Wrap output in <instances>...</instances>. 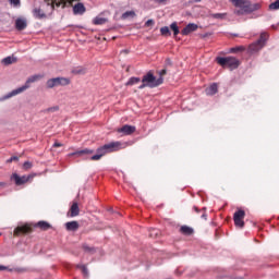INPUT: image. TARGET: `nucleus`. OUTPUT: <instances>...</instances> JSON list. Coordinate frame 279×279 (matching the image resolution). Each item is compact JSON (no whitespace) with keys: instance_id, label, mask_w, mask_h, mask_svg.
Returning a JSON list of instances; mask_svg holds the SVG:
<instances>
[{"instance_id":"f257e3e1","label":"nucleus","mask_w":279,"mask_h":279,"mask_svg":"<svg viewBox=\"0 0 279 279\" xmlns=\"http://www.w3.org/2000/svg\"><path fill=\"white\" fill-rule=\"evenodd\" d=\"M119 149H121V142H111L98 148L95 155H93V149L85 148L71 153L69 156H77L84 160H101L102 156H106V154H112V151H119Z\"/></svg>"},{"instance_id":"f03ea898","label":"nucleus","mask_w":279,"mask_h":279,"mask_svg":"<svg viewBox=\"0 0 279 279\" xmlns=\"http://www.w3.org/2000/svg\"><path fill=\"white\" fill-rule=\"evenodd\" d=\"M38 80H40V75H38V74H35V75L28 77L23 86L16 88V89H13L12 92L0 97V101H7V99H12V97H16V95H21V93H25V90H27V88H29L31 84H34V82H38Z\"/></svg>"},{"instance_id":"7ed1b4c3","label":"nucleus","mask_w":279,"mask_h":279,"mask_svg":"<svg viewBox=\"0 0 279 279\" xmlns=\"http://www.w3.org/2000/svg\"><path fill=\"white\" fill-rule=\"evenodd\" d=\"M267 40H269V34L260 33L259 39L248 46V53H258L267 45Z\"/></svg>"},{"instance_id":"20e7f679","label":"nucleus","mask_w":279,"mask_h":279,"mask_svg":"<svg viewBox=\"0 0 279 279\" xmlns=\"http://www.w3.org/2000/svg\"><path fill=\"white\" fill-rule=\"evenodd\" d=\"M216 62H218L220 66L230 69V71L239 69V65L241 64V61L234 57H218Z\"/></svg>"},{"instance_id":"39448f33","label":"nucleus","mask_w":279,"mask_h":279,"mask_svg":"<svg viewBox=\"0 0 279 279\" xmlns=\"http://www.w3.org/2000/svg\"><path fill=\"white\" fill-rule=\"evenodd\" d=\"M162 82H165V78H162V77L156 78L154 73H151V72H148L142 78V83L146 84V86L148 88H156V87L160 86V84H162Z\"/></svg>"},{"instance_id":"423d86ee","label":"nucleus","mask_w":279,"mask_h":279,"mask_svg":"<svg viewBox=\"0 0 279 279\" xmlns=\"http://www.w3.org/2000/svg\"><path fill=\"white\" fill-rule=\"evenodd\" d=\"M70 81L66 77H54L47 81V88H56L58 86H69Z\"/></svg>"},{"instance_id":"0eeeda50","label":"nucleus","mask_w":279,"mask_h":279,"mask_svg":"<svg viewBox=\"0 0 279 279\" xmlns=\"http://www.w3.org/2000/svg\"><path fill=\"white\" fill-rule=\"evenodd\" d=\"M34 178V174H28V175H22L20 177L17 173H13L11 179L14 180L16 186H22V184H27L29 180Z\"/></svg>"},{"instance_id":"6e6552de","label":"nucleus","mask_w":279,"mask_h":279,"mask_svg":"<svg viewBox=\"0 0 279 279\" xmlns=\"http://www.w3.org/2000/svg\"><path fill=\"white\" fill-rule=\"evenodd\" d=\"M245 210L239 209L238 211L234 213L233 215V221L238 228H243L245 226Z\"/></svg>"},{"instance_id":"1a4fd4ad","label":"nucleus","mask_w":279,"mask_h":279,"mask_svg":"<svg viewBox=\"0 0 279 279\" xmlns=\"http://www.w3.org/2000/svg\"><path fill=\"white\" fill-rule=\"evenodd\" d=\"M199 26L195 23H190L187 24L182 31L181 34L182 36H189V34H193V32H197Z\"/></svg>"},{"instance_id":"9d476101","label":"nucleus","mask_w":279,"mask_h":279,"mask_svg":"<svg viewBox=\"0 0 279 279\" xmlns=\"http://www.w3.org/2000/svg\"><path fill=\"white\" fill-rule=\"evenodd\" d=\"M118 132L124 134V136H130L136 132V126L125 124L121 129H118Z\"/></svg>"},{"instance_id":"9b49d317","label":"nucleus","mask_w":279,"mask_h":279,"mask_svg":"<svg viewBox=\"0 0 279 279\" xmlns=\"http://www.w3.org/2000/svg\"><path fill=\"white\" fill-rule=\"evenodd\" d=\"M27 27V20L25 17H19L15 20V29L23 32Z\"/></svg>"},{"instance_id":"f8f14e48","label":"nucleus","mask_w":279,"mask_h":279,"mask_svg":"<svg viewBox=\"0 0 279 279\" xmlns=\"http://www.w3.org/2000/svg\"><path fill=\"white\" fill-rule=\"evenodd\" d=\"M218 90H219V87L217 86V83H213L209 87L205 89V93L208 96H213V95H217Z\"/></svg>"},{"instance_id":"ddd939ff","label":"nucleus","mask_w":279,"mask_h":279,"mask_svg":"<svg viewBox=\"0 0 279 279\" xmlns=\"http://www.w3.org/2000/svg\"><path fill=\"white\" fill-rule=\"evenodd\" d=\"M84 12H86V7H84V3L78 2L73 7L74 14H84Z\"/></svg>"},{"instance_id":"4468645a","label":"nucleus","mask_w":279,"mask_h":279,"mask_svg":"<svg viewBox=\"0 0 279 279\" xmlns=\"http://www.w3.org/2000/svg\"><path fill=\"white\" fill-rule=\"evenodd\" d=\"M27 232H29V227L27 226L16 227L14 229V236H19L20 234H27Z\"/></svg>"},{"instance_id":"2eb2a0df","label":"nucleus","mask_w":279,"mask_h":279,"mask_svg":"<svg viewBox=\"0 0 279 279\" xmlns=\"http://www.w3.org/2000/svg\"><path fill=\"white\" fill-rule=\"evenodd\" d=\"M33 16L39 20L47 19V14H45V12L38 8L33 10Z\"/></svg>"},{"instance_id":"dca6fc26","label":"nucleus","mask_w":279,"mask_h":279,"mask_svg":"<svg viewBox=\"0 0 279 279\" xmlns=\"http://www.w3.org/2000/svg\"><path fill=\"white\" fill-rule=\"evenodd\" d=\"M65 228L66 230H70L71 232H75V230H77V228H80V225L77 223V221H70L65 223Z\"/></svg>"},{"instance_id":"f3484780","label":"nucleus","mask_w":279,"mask_h":279,"mask_svg":"<svg viewBox=\"0 0 279 279\" xmlns=\"http://www.w3.org/2000/svg\"><path fill=\"white\" fill-rule=\"evenodd\" d=\"M72 73L74 75H86L87 70L84 66H76V68H73Z\"/></svg>"},{"instance_id":"a211bd4d","label":"nucleus","mask_w":279,"mask_h":279,"mask_svg":"<svg viewBox=\"0 0 279 279\" xmlns=\"http://www.w3.org/2000/svg\"><path fill=\"white\" fill-rule=\"evenodd\" d=\"M70 210L71 217H77V215H80V206L77 205V203H73Z\"/></svg>"},{"instance_id":"6ab92c4d","label":"nucleus","mask_w":279,"mask_h":279,"mask_svg":"<svg viewBox=\"0 0 279 279\" xmlns=\"http://www.w3.org/2000/svg\"><path fill=\"white\" fill-rule=\"evenodd\" d=\"M14 62H16L15 57H7V58L2 59V64H4L5 66H8L10 64H14Z\"/></svg>"},{"instance_id":"aec40b11","label":"nucleus","mask_w":279,"mask_h":279,"mask_svg":"<svg viewBox=\"0 0 279 279\" xmlns=\"http://www.w3.org/2000/svg\"><path fill=\"white\" fill-rule=\"evenodd\" d=\"M231 3H233V5H235V8H245L247 1L245 0H230Z\"/></svg>"},{"instance_id":"412c9836","label":"nucleus","mask_w":279,"mask_h":279,"mask_svg":"<svg viewBox=\"0 0 279 279\" xmlns=\"http://www.w3.org/2000/svg\"><path fill=\"white\" fill-rule=\"evenodd\" d=\"M37 228H40L41 230H49L51 226L47 221H39L37 222Z\"/></svg>"},{"instance_id":"4be33fe9","label":"nucleus","mask_w":279,"mask_h":279,"mask_svg":"<svg viewBox=\"0 0 279 279\" xmlns=\"http://www.w3.org/2000/svg\"><path fill=\"white\" fill-rule=\"evenodd\" d=\"M180 230H181L182 234H186L187 236H190V234L193 233V228L187 227V226H182Z\"/></svg>"},{"instance_id":"5701e85b","label":"nucleus","mask_w":279,"mask_h":279,"mask_svg":"<svg viewBox=\"0 0 279 279\" xmlns=\"http://www.w3.org/2000/svg\"><path fill=\"white\" fill-rule=\"evenodd\" d=\"M170 29H172L173 36H178V34H180V27H178V22H173L170 25Z\"/></svg>"},{"instance_id":"b1692460","label":"nucleus","mask_w":279,"mask_h":279,"mask_svg":"<svg viewBox=\"0 0 279 279\" xmlns=\"http://www.w3.org/2000/svg\"><path fill=\"white\" fill-rule=\"evenodd\" d=\"M228 16V13H213L211 19H217L219 21H223Z\"/></svg>"},{"instance_id":"393cba45","label":"nucleus","mask_w":279,"mask_h":279,"mask_svg":"<svg viewBox=\"0 0 279 279\" xmlns=\"http://www.w3.org/2000/svg\"><path fill=\"white\" fill-rule=\"evenodd\" d=\"M141 82V77H131L126 82V86H134V84H138Z\"/></svg>"},{"instance_id":"a878e982","label":"nucleus","mask_w":279,"mask_h":279,"mask_svg":"<svg viewBox=\"0 0 279 279\" xmlns=\"http://www.w3.org/2000/svg\"><path fill=\"white\" fill-rule=\"evenodd\" d=\"M161 36H171V31L169 29V26H163L160 28Z\"/></svg>"},{"instance_id":"bb28decb","label":"nucleus","mask_w":279,"mask_h":279,"mask_svg":"<svg viewBox=\"0 0 279 279\" xmlns=\"http://www.w3.org/2000/svg\"><path fill=\"white\" fill-rule=\"evenodd\" d=\"M241 51H245L244 46H236V47L230 48V53H239Z\"/></svg>"},{"instance_id":"cd10ccee","label":"nucleus","mask_w":279,"mask_h":279,"mask_svg":"<svg viewBox=\"0 0 279 279\" xmlns=\"http://www.w3.org/2000/svg\"><path fill=\"white\" fill-rule=\"evenodd\" d=\"M134 16H136V13H134V11H126L122 14V19H134Z\"/></svg>"},{"instance_id":"c85d7f7f","label":"nucleus","mask_w":279,"mask_h":279,"mask_svg":"<svg viewBox=\"0 0 279 279\" xmlns=\"http://www.w3.org/2000/svg\"><path fill=\"white\" fill-rule=\"evenodd\" d=\"M106 20L105 17H95L94 19V25H104L106 23Z\"/></svg>"},{"instance_id":"c756f323","label":"nucleus","mask_w":279,"mask_h":279,"mask_svg":"<svg viewBox=\"0 0 279 279\" xmlns=\"http://www.w3.org/2000/svg\"><path fill=\"white\" fill-rule=\"evenodd\" d=\"M78 269H82V274L85 278H88V268H86V266L84 265H77Z\"/></svg>"},{"instance_id":"7c9ffc66","label":"nucleus","mask_w":279,"mask_h":279,"mask_svg":"<svg viewBox=\"0 0 279 279\" xmlns=\"http://www.w3.org/2000/svg\"><path fill=\"white\" fill-rule=\"evenodd\" d=\"M9 3L12 8H21V0H9Z\"/></svg>"},{"instance_id":"2f4dec72","label":"nucleus","mask_w":279,"mask_h":279,"mask_svg":"<svg viewBox=\"0 0 279 279\" xmlns=\"http://www.w3.org/2000/svg\"><path fill=\"white\" fill-rule=\"evenodd\" d=\"M269 10H279V0L269 4Z\"/></svg>"},{"instance_id":"473e14b6","label":"nucleus","mask_w":279,"mask_h":279,"mask_svg":"<svg viewBox=\"0 0 279 279\" xmlns=\"http://www.w3.org/2000/svg\"><path fill=\"white\" fill-rule=\"evenodd\" d=\"M10 162H19V156H12L11 158L7 159V163Z\"/></svg>"},{"instance_id":"72a5a7b5","label":"nucleus","mask_w":279,"mask_h":279,"mask_svg":"<svg viewBox=\"0 0 279 279\" xmlns=\"http://www.w3.org/2000/svg\"><path fill=\"white\" fill-rule=\"evenodd\" d=\"M32 167H33V165H32V162H29V161H25V162L23 163V169H25L26 171L29 170V169H32Z\"/></svg>"},{"instance_id":"f704fd0d","label":"nucleus","mask_w":279,"mask_h":279,"mask_svg":"<svg viewBox=\"0 0 279 279\" xmlns=\"http://www.w3.org/2000/svg\"><path fill=\"white\" fill-rule=\"evenodd\" d=\"M60 110V108L58 106L54 107H50L47 109V112H58Z\"/></svg>"},{"instance_id":"c9c22d12","label":"nucleus","mask_w":279,"mask_h":279,"mask_svg":"<svg viewBox=\"0 0 279 279\" xmlns=\"http://www.w3.org/2000/svg\"><path fill=\"white\" fill-rule=\"evenodd\" d=\"M155 3H159L161 5H167V0H154Z\"/></svg>"},{"instance_id":"e433bc0d","label":"nucleus","mask_w":279,"mask_h":279,"mask_svg":"<svg viewBox=\"0 0 279 279\" xmlns=\"http://www.w3.org/2000/svg\"><path fill=\"white\" fill-rule=\"evenodd\" d=\"M159 233L158 229H153L150 231V236H156Z\"/></svg>"},{"instance_id":"4c0bfd02","label":"nucleus","mask_w":279,"mask_h":279,"mask_svg":"<svg viewBox=\"0 0 279 279\" xmlns=\"http://www.w3.org/2000/svg\"><path fill=\"white\" fill-rule=\"evenodd\" d=\"M83 250H85V252H93V247H90L88 245H84Z\"/></svg>"},{"instance_id":"58836bf2","label":"nucleus","mask_w":279,"mask_h":279,"mask_svg":"<svg viewBox=\"0 0 279 279\" xmlns=\"http://www.w3.org/2000/svg\"><path fill=\"white\" fill-rule=\"evenodd\" d=\"M163 75H167V69H163L159 72V77H162Z\"/></svg>"},{"instance_id":"ea45409f","label":"nucleus","mask_w":279,"mask_h":279,"mask_svg":"<svg viewBox=\"0 0 279 279\" xmlns=\"http://www.w3.org/2000/svg\"><path fill=\"white\" fill-rule=\"evenodd\" d=\"M165 64H166V66H171V64H172L171 59H166Z\"/></svg>"},{"instance_id":"a19ab883","label":"nucleus","mask_w":279,"mask_h":279,"mask_svg":"<svg viewBox=\"0 0 279 279\" xmlns=\"http://www.w3.org/2000/svg\"><path fill=\"white\" fill-rule=\"evenodd\" d=\"M140 90H143V88H147V84L143 83L142 85L138 86Z\"/></svg>"},{"instance_id":"79ce46f5","label":"nucleus","mask_w":279,"mask_h":279,"mask_svg":"<svg viewBox=\"0 0 279 279\" xmlns=\"http://www.w3.org/2000/svg\"><path fill=\"white\" fill-rule=\"evenodd\" d=\"M5 270H8V266L0 265V271H5Z\"/></svg>"},{"instance_id":"37998d69","label":"nucleus","mask_w":279,"mask_h":279,"mask_svg":"<svg viewBox=\"0 0 279 279\" xmlns=\"http://www.w3.org/2000/svg\"><path fill=\"white\" fill-rule=\"evenodd\" d=\"M53 147H62V144H61V143L56 142V143L53 144Z\"/></svg>"},{"instance_id":"c03bdc74","label":"nucleus","mask_w":279,"mask_h":279,"mask_svg":"<svg viewBox=\"0 0 279 279\" xmlns=\"http://www.w3.org/2000/svg\"><path fill=\"white\" fill-rule=\"evenodd\" d=\"M202 0H193L192 3H201Z\"/></svg>"},{"instance_id":"a18cd8bd","label":"nucleus","mask_w":279,"mask_h":279,"mask_svg":"<svg viewBox=\"0 0 279 279\" xmlns=\"http://www.w3.org/2000/svg\"><path fill=\"white\" fill-rule=\"evenodd\" d=\"M121 53H130V51L125 49V50H122Z\"/></svg>"},{"instance_id":"49530a36","label":"nucleus","mask_w":279,"mask_h":279,"mask_svg":"<svg viewBox=\"0 0 279 279\" xmlns=\"http://www.w3.org/2000/svg\"><path fill=\"white\" fill-rule=\"evenodd\" d=\"M194 210H195L196 213H199V209H198L197 207H194Z\"/></svg>"},{"instance_id":"de8ad7c7","label":"nucleus","mask_w":279,"mask_h":279,"mask_svg":"<svg viewBox=\"0 0 279 279\" xmlns=\"http://www.w3.org/2000/svg\"><path fill=\"white\" fill-rule=\"evenodd\" d=\"M202 219H206V214H203V215H202Z\"/></svg>"},{"instance_id":"09e8293b","label":"nucleus","mask_w":279,"mask_h":279,"mask_svg":"<svg viewBox=\"0 0 279 279\" xmlns=\"http://www.w3.org/2000/svg\"><path fill=\"white\" fill-rule=\"evenodd\" d=\"M272 29H278V26H276V25H272Z\"/></svg>"},{"instance_id":"8fccbe9b","label":"nucleus","mask_w":279,"mask_h":279,"mask_svg":"<svg viewBox=\"0 0 279 279\" xmlns=\"http://www.w3.org/2000/svg\"><path fill=\"white\" fill-rule=\"evenodd\" d=\"M146 23H147V25H149L151 23V20H148Z\"/></svg>"},{"instance_id":"3c124183","label":"nucleus","mask_w":279,"mask_h":279,"mask_svg":"<svg viewBox=\"0 0 279 279\" xmlns=\"http://www.w3.org/2000/svg\"><path fill=\"white\" fill-rule=\"evenodd\" d=\"M5 185V183H3V182H0V186H4Z\"/></svg>"},{"instance_id":"603ef678","label":"nucleus","mask_w":279,"mask_h":279,"mask_svg":"<svg viewBox=\"0 0 279 279\" xmlns=\"http://www.w3.org/2000/svg\"><path fill=\"white\" fill-rule=\"evenodd\" d=\"M235 14H241V11H235Z\"/></svg>"},{"instance_id":"864d4df0","label":"nucleus","mask_w":279,"mask_h":279,"mask_svg":"<svg viewBox=\"0 0 279 279\" xmlns=\"http://www.w3.org/2000/svg\"><path fill=\"white\" fill-rule=\"evenodd\" d=\"M278 25H279V23H278Z\"/></svg>"}]
</instances>
